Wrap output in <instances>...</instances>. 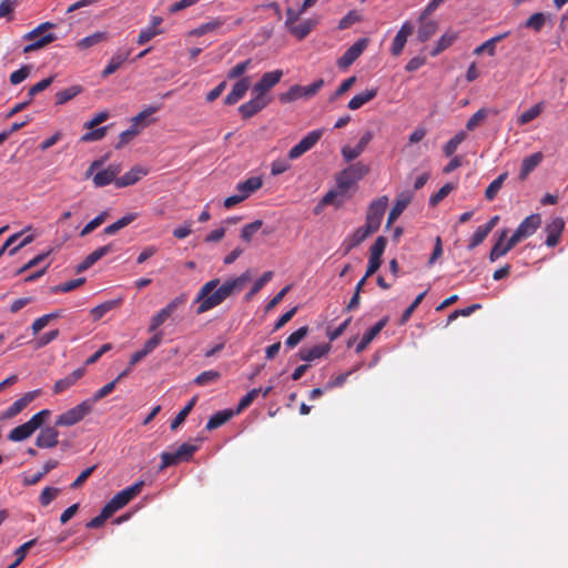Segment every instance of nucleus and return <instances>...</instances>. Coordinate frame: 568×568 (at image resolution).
I'll return each instance as SVG.
<instances>
[{
    "instance_id": "nucleus-57",
    "label": "nucleus",
    "mask_w": 568,
    "mask_h": 568,
    "mask_svg": "<svg viewBox=\"0 0 568 568\" xmlns=\"http://www.w3.org/2000/svg\"><path fill=\"white\" fill-rule=\"evenodd\" d=\"M357 369H358V366H356L355 368H353L346 373H343L335 377H332L325 385V389H333V388L342 387L346 383L347 378Z\"/></svg>"
},
{
    "instance_id": "nucleus-39",
    "label": "nucleus",
    "mask_w": 568,
    "mask_h": 568,
    "mask_svg": "<svg viewBox=\"0 0 568 568\" xmlns=\"http://www.w3.org/2000/svg\"><path fill=\"white\" fill-rule=\"evenodd\" d=\"M108 39V33L103 31L94 32L88 37H84L78 42V48L80 50L89 49L93 45H97Z\"/></svg>"
},
{
    "instance_id": "nucleus-22",
    "label": "nucleus",
    "mask_w": 568,
    "mask_h": 568,
    "mask_svg": "<svg viewBox=\"0 0 568 568\" xmlns=\"http://www.w3.org/2000/svg\"><path fill=\"white\" fill-rule=\"evenodd\" d=\"M250 84H251V81H250L248 77H244V78L240 79L233 85L232 90L226 94V97L224 99V103L226 105H233V104L237 103L246 94L247 90L250 89Z\"/></svg>"
},
{
    "instance_id": "nucleus-5",
    "label": "nucleus",
    "mask_w": 568,
    "mask_h": 568,
    "mask_svg": "<svg viewBox=\"0 0 568 568\" xmlns=\"http://www.w3.org/2000/svg\"><path fill=\"white\" fill-rule=\"evenodd\" d=\"M199 449L197 445L183 443L174 452H164L161 454L160 470L175 465L180 462H187L192 458L193 454Z\"/></svg>"
},
{
    "instance_id": "nucleus-48",
    "label": "nucleus",
    "mask_w": 568,
    "mask_h": 568,
    "mask_svg": "<svg viewBox=\"0 0 568 568\" xmlns=\"http://www.w3.org/2000/svg\"><path fill=\"white\" fill-rule=\"evenodd\" d=\"M465 139H466V133L463 131L455 134L443 148L445 155L452 156Z\"/></svg>"
},
{
    "instance_id": "nucleus-3",
    "label": "nucleus",
    "mask_w": 568,
    "mask_h": 568,
    "mask_svg": "<svg viewBox=\"0 0 568 568\" xmlns=\"http://www.w3.org/2000/svg\"><path fill=\"white\" fill-rule=\"evenodd\" d=\"M323 79H318L314 81L312 84L305 87L294 84L286 92L281 93L278 100L281 103H291L302 98L310 99L316 95L317 92L323 88Z\"/></svg>"
},
{
    "instance_id": "nucleus-28",
    "label": "nucleus",
    "mask_w": 568,
    "mask_h": 568,
    "mask_svg": "<svg viewBox=\"0 0 568 568\" xmlns=\"http://www.w3.org/2000/svg\"><path fill=\"white\" fill-rule=\"evenodd\" d=\"M318 19L317 18H311L302 21L298 24H295L294 27H290V33L294 36L298 40L305 39L313 29L317 26Z\"/></svg>"
},
{
    "instance_id": "nucleus-41",
    "label": "nucleus",
    "mask_w": 568,
    "mask_h": 568,
    "mask_svg": "<svg viewBox=\"0 0 568 568\" xmlns=\"http://www.w3.org/2000/svg\"><path fill=\"white\" fill-rule=\"evenodd\" d=\"M457 40V33L446 32L444 33L436 43V47L432 50L430 55L436 57L444 50L449 48Z\"/></svg>"
},
{
    "instance_id": "nucleus-53",
    "label": "nucleus",
    "mask_w": 568,
    "mask_h": 568,
    "mask_svg": "<svg viewBox=\"0 0 568 568\" xmlns=\"http://www.w3.org/2000/svg\"><path fill=\"white\" fill-rule=\"evenodd\" d=\"M172 315L163 307L159 312H156L150 320L149 332H155L158 328L164 324L165 321L169 320Z\"/></svg>"
},
{
    "instance_id": "nucleus-58",
    "label": "nucleus",
    "mask_w": 568,
    "mask_h": 568,
    "mask_svg": "<svg viewBox=\"0 0 568 568\" xmlns=\"http://www.w3.org/2000/svg\"><path fill=\"white\" fill-rule=\"evenodd\" d=\"M488 116V110L481 108L475 112L467 121L466 129L468 131L475 130L486 118Z\"/></svg>"
},
{
    "instance_id": "nucleus-30",
    "label": "nucleus",
    "mask_w": 568,
    "mask_h": 568,
    "mask_svg": "<svg viewBox=\"0 0 568 568\" xmlns=\"http://www.w3.org/2000/svg\"><path fill=\"white\" fill-rule=\"evenodd\" d=\"M509 34L510 31H506L504 33L497 34L488 39L487 41L475 48L474 54L480 55L481 53L487 52L489 57H494L496 54V44L506 39Z\"/></svg>"
},
{
    "instance_id": "nucleus-20",
    "label": "nucleus",
    "mask_w": 568,
    "mask_h": 568,
    "mask_svg": "<svg viewBox=\"0 0 568 568\" xmlns=\"http://www.w3.org/2000/svg\"><path fill=\"white\" fill-rule=\"evenodd\" d=\"M59 432L57 426H47L37 436L36 445L39 448H53L58 445Z\"/></svg>"
},
{
    "instance_id": "nucleus-15",
    "label": "nucleus",
    "mask_w": 568,
    "mask_h": 568,
    "mask_svg": "<svg viewBox=\"0 0 568 568\" xmlns=\"http://www.w3.org/2000/svg\"><path fill=\"white\" fill-rule=\"evenodd\" d=\"M331 343L318 344L312 347H302L297 353V357L307 363L314 362L315 359L326 356L331 352Z\"/></svg>"
},
{
    "instance_id": "nucleus-55",
    "label": "nucleus",
    "mask_w": 568,
    "mask_h": 568,
    "mask_svg": "<svg viewBox=\"0 0 568 568\" xmlns=\"http://www.w3.org/2000/svg\"><path fill=\"white\" fill-rule=\"evenodd\" d=\"M112 515L113 514L110 511V509L104 505L101 509V513L87 523V528L94 529L101 527Z\"/></svg>"
},
{
    "instance_id": "nucleus-37",
    "label": "nucleus",
    "mask_w": 568,
    "mask_h": 568,
    "mask_svg": "<svg viewBox=\"0 0 568 568\" xmlns=\"http://www.w3.org/2000/svg\"><path fill=\"white\" fill-rule=\"evenodd\" d=\"M55 40L57 36L53 33H47L42 37L36 38V40H29L30 43L23 48V53H31L33 51L40 50Z\"/></svg>"
},
{
    "instance_id": "nucleus-61",
    "label": "nucleus",
    "mask_w": 568,
    "mask_h": 568,
    "mask_svg": "<svg viewBox=\"0 0 568 568\" xmlns=\"http://www.w3.org/2000/svg\"><path fill=\"white\" fill-rule=\"evenodd\" d=\"M60 494V489L55 487H44L40 494L39 500L42 506H49Z\"/></svg>"
},
{
    "instance_id": "nucleus-60",
    "label": "nucleus",
    "mask_w": 568,
    "mask_h": 568,
    "mask_svg": "<svg viewBox=\"0 0 568 568\" xmlns=\"http://www.w3.org/2000/svg\"><path fill=\"white\" fill-rule=\"evenodd\" d=\"M108 213L101 212L93 220H91L80 232V236H87L91 232H93L97 227H99L106 219Z\"/></svg>"
},
{
    "instance_id": "nucleus-10",
    "label": "nucleus",
    "mask_w": 568,
    "mask_h": 568,
    "mask_svg": "<svg viewBox=\"0 0 568 568\" xmlns=\"http://www.w3.org/2000/svg\"><path fill=\"white\" fill-rule=\"evenodd\" d=\"M226 19L223 17L213 18L211 21L200 24L197 28L190 31L191 37H202L206 33H221L224 34L232 30V28L223 29Z\"/></svg>"
},
{
    "instance_id": "nucleus-19",
    "label": "nucleus",
    "mask_w": 568,
    "mask_h": 568,
    "mask_svg": "<svg viewBox=\"0 0 568 568\" xmlns=\"http://www.w3.org/2000/svg\"><path fill=\"white\" fill-rule=\"evenodd\" d=\"M413 31L414 26L409 21L402 24L392 43L390 52L393 55L397 57L403 52L407 38L413 33Z\"/></svg>"
},
{
    "instance_id": "nucleus-6",
    "label": "nucleus",
    "mask_w": 568,
    "mask_h": 568,
    "mask_svg": "<svg viewBox=\"0 0 568 568\" xmlns=\"http://www.w3.org/2000/svg\"><path fill=\"white\" fill-rule=\"evenodd\" d=\"M144 486V481L140 480L134 483L132 486L122 489L116 493L105 506L112 514L126 506L134 497H136Z\"/></svg>"
},
{
    "instance_id": "nucleus-33",
    "label": "nucleus",
    "mask_w": 568,
    "mask_h": 568,
    "mask_svg": "<svg viewBox=\"0 0 568 568\" xmlns=\"http://www.w3.org/2000/svg\"><path fill=\"white\" fill-rule=\"evenodd\" d=\"M542 154L540 152L534 153L523 160L519 178L525 180L541 162Z\"/></svg>"
},
{
    "instance_id": "nucleus-31",
    "label": "nucleus",
    "mask_w": 568,
    "mask_h": 568,
    "mask_svg": "<svg viewBox=\"0 0 568 568\" xmlns=\"http://www.w3.org/2000/svg\"><path fill=\"white\" fill-rule=\"evenodd\" d=\"M377 93H378V89L377 88L365 90V91L354 95L349 100L347 106L351 110H357V109L362 108L364 104H366L367 102H369L373 99H375Z\"/></svg>"
},
{
    "instance_id": "nucleus-47",
    "label": "nucleus",
    "mask_w": 568,
    "mask_h": 568,
    "mask_svg": "<svg viewBox=\"0 0 568 568\" xmlns=\"http://www.w3.org/2000/svg\"><path fill=\"white\" fill-rule=\"evenodd\" d=\"M220 378H221L220 372L212 371V369L205 371V372H202L201 374H199L194 378V384H196L199 386H205V385L217 382Z\"/></svg>"
},
{
    "instance_id": "nucleus-7",
    "label": "nucleus",
    "mask_w": 568,
    "mask_h": 568,
    "mask_svg": "<svg viewBox=\"0 0 568 568\" xmlns=\"http://www.w3.org/2000/svg\"><path fill=\"white\" fill-rule=\"evenodd\" d=\"M387 205L388 197L386 195L373 201L366 214L365 226H367L371 231L376 232L381 226Z\"/></svg>"
},
{
    "instance_id": "nucleus-24",
    "label": "nucleus",
    "mask_w": 568,
    "mask_h": 568,
    "mask_svg": "<svg viewBox=\"0 0 568 568\" xmlns=\"http://www.w3.org/2000/svg\"><path fill=\"white\" fill-rule=\"evenodd\" d=\"M85 374V368L80 367L63 378L58 379L53 385V393L61 394L72 387Z\"/></svg>"
},
{
    "instance_id": "nucleus-38",
    "label": "nucleus",
    "mask_w": 568,
    "mask_h": 568,
    "mask_svg": "<svg viewBox=\"0 0 568 568\" xmlns=\"http://www.w3.org/2000/svg\"><path fill=\"white\" fill-rule=\"evenodd\" d=\"M83 87L75 84L55 93V104L62 105L82 93Z\"/></svg>"
},
{
    "instance_id": "nucleus-44",
    "label": "nucleus",
    "mask_w": 568,
    "mask_h": 568,
    "mask_svg": "<svg viewBox=\"0 0 568 568\" xmlns=\"http://www.w3.org/2000/svg\"><path fill=\"white\" fill-rule=\"evenodd\" d=\"M197 397L194 396L174 417L171 423V429L175 430L181 424L184 423L185 418L189 416L194 405L196 404Z\"/></svg>"
},
{
    "instance_id": "nucleus-52",
    "label": "nucleus",
    "mask_w": 568,
    "mask_h": 568,
    "mask_svg": "<svg viewBox=\"0 0 568 568\" xmlns=\"http://www.w3.org/2000/svg\"><path fill=\"white\" fill-rule=\"evenodd\" d=\"M307 333H308V327L307 326L300 327L298 329L293 332L285 339V346L288 347V348H294L295 346H297L303 341V338L306 337Z\"/></svg>"
},
{
    "instance_id": "nucleus-21",
    "label": "nucleus",
    "mask_w": 568,
    "mask_h": 568,
    "mask_svg": "<svg viewBox=\"0 0 568 568\" xmlns=\"http://www.w3.org/2000/svg\"><path fill=\"white\" fill-rule=\"evenodd\" d=\"M148 173H149L148 169L140 166V165H135L130 171H128L122 176H120L115 180V186L119 189H122V187L133 185L136 182H139L143 176H145Z\"/></svg>"
},
{
    "instance_id": "nucleus-63",
    "label": "nucleus",
    "mask_w": 568,
    "mask_h": 568,
    "mask_svg": "<svg viewBox=\"0 0 568 568\" xmlns=\"http://www.w3.org/2000/svg\"><path fill=\"white\" fill-rule=\"evenodd\" d=\"M488 231H486L484 229L483 225L478 226L477 230L474 232L471 239L469 240V243H468V250H474L475 247H477L479 244H481L485 239L488 236Z\"/></svg>"
},
{
    "instance_id": "nucleus-50",
    "label": "nucleus",
    "mask_w": 568,
    "mask_h": 568,
    "mask_svg": "<svg viewBox=\"0 0 568 568\" xmlns=\"http://www.w3.org/2000/svg\"><path fill=\"white\" fill-rule=\"evenodd\" d=\"M262 225L263 222L261 220H255L254 222L244 225L241 230V239L247 243L251 242Z\"/></svg>"
},
{
    "instance_id": "nucleus-26",
    "label": "nucleus",
    "mask_w": 568,
    "mask_h": 568,
    "mask_svg": "<svg viewBox=\"0 0 568 568\" xmlns=\"http://www.w3.org/2000/svg\"><path fill=\"white\" fill-rule=\"evenodd\" d=\"M112 250L111 245H104L92 253H90L80 264L77 265L75 271L77 273H81L90 268L93 264H95L100 258L105 256L108 253H110Z\"/></svg>"
},
{
    "instance_id": "nucleus-35",
    "label": "nucleus",
    "mask_w": 568,
    "mask_h": 568,
    "mask_svg": "<svg viewBox=\"0 0 568 568\" xmlns=\"http://www.w3.org/2000/svg\"><path fill=\"white\" fill-rule=\"evenodd\" d=\"M233 415L234 412L232 409L220 410L210 417L205 428L207 430H213L229 422L233 417Z\"/></svg>"
},
{
    "instance_id": "nucleus-2",
    "label": "nucleus",
    "mask_w": 568,
    "mask_h": 568,
    "mask_svg": "<svg viewBox=\"0 0 568 568\" xmlns=\"http://www.w3.org/2000/svg\"><path fill=\"white\" fill-rule=\"evenodd\" d=\"M369 172V166L363 162H355L342 170L335 178L341 194H347Z\"/></svg>"
},
{
    "instance_id": "nucleus-9",
    "label": "nucleus",
    "mask_w": 568,
    "mask_h": 568,
    "mask_svg": "<svg viewBox=\"0 0 568 568\" xmlns=\"http://www.w3.org/2000/svg\"><path fill=\"white\" fill-rule=\"evenodd\" d=\"M541 225V216L538 213L530 214L518 225L514 234L510 236L517 244L531 236Z\"/></svg>"
},
{
    "instance_id": "nucleus-36",
    "label": "nucleus",
    "mask_w": 568,
    "mask_h": 568,
    "mask_svg": "<svg viewBox=\"0 0 568 568\" xmlns=\"http://www.w3.org/2000/svg\"><path fill=\"white\" fill-rule=\"evenodd\" d=\"M129 55H130V51L116 52L111 58V60L109 61L106 67L103 69L102 77L106 78V77L113 74L126 61Z\"/></svg>"
},
{
    "instance_id": "nucleus-16",
    "label": "nucleus",
    "mask_w": 568,
    "mask_h": 568,
    "mask_svg": "<svg viewBox=\"0 0 568 568\" xmlns=\"http://www.w3.org/2000/svg\"><path fill=\"white\" fill-rule=\"evenodd\" d=\"M268 104V100L254 94V98L250 101L243 103L239 108V112L244 120L251 119L255 114H257L261 110H263Z\"/></svg>"
},
{
    "instance_id": "nucleus-25",
    "label": "nucleus",
    "mask_w": 568,
    "mask_h": 568,
    "mask_svg": "<svg viewBox=\"0 0 568 568\" xmlns=\"http://www.w3.org/2000/svg\"><path fill=\"white\" fill-rule=\"evenodd\" d=\"M388 320L384 317L379 320L375 325H373L362 337L359 343L357 344L355 352L357 354L362 353L372 341L381 333V331L386 326Z\"/></svg>"
},
{
    "instance_id": "nucleus-12",
    "label": "nucleus",
    "mask_w": 568,
    "mask_h": 568,
    "mask_svg": "<svg viewBox=\"0 0 568 568\" xmlns=\"http://www.w3.org/2000/svg\"><path fill=\"white\" fill-rule=\"evenodd\" d=\"M368 44V39L363 38L357 40L353 45H351L344 54L338 59L337 64L342 69H346L352 65L355 60L363 53Z\"/></svg>"
},
{
    "instance_id": "nucleus-23",
    "label": "nucleus",
    "mask_w": 568,
    "mask_h": 568,
    "mask_svg": "<svg viewBox=\"0 0 568 568\" xmlns=\"http://www.w3.org/2000/svg\"><path fill=\"white\" fill-rule=\"evenodd\" d=\"M412 199H413V193L410 191H405L397 195L395 204L388 214L387 225H390L400 216V214L404 212V210L412 202Z\"/></svg>"
},
{
    "instance_id": "nucleus-1",
    "label": "nucleus",
    "mask_w": 568,
    "mask_h": 568,
    "mask_svg": "<svg viewBox=\"0 0 568 568\" xmlns=\"http://www.w3.org/2000/svg\"><path fill=\"white\" fill-rule=\"evenodd\" d=\"M252 280L251 271L247 270L240 276L226 280L220 285V278H213L206 282L199 290L195 302L199 303L196 313L203 314L219 305L227 297L240 293Z\"/></svg>"
},
{
    "instance_id": "nucleus-56",
    "label": "nucleus",
    "mask_w": 568,
    "mask_h": 568,
    "mask_svg": "<svg viewBox=\"0 0 568 568\" xmlns=\"http://www.w3.org/2000/svg\"><path fill=\"white\" fill-rule=\"evenodd\" d=\"M262 392V388H253L250 392H247L239 402L236 413H241L245 408H247L253 400L258 396V394Z\"/></svg>"
},
{
    "instance_id": "nucleus-18",
    "label": "nucleus",
    "mask_w": 568,
    "mask_h": 568,
    "mask_svg": "<svg viewBox=\"0 0 568 568\" xmlns=\"http://www.w3.org/2000/svg\"><path fill=\"white\" fill-rule=\"evenodd\" d=\"M121 172V165L120 164H110L106 169L98 172L93 176V183L95 187H102L105 185H109L110 183L115 184V180L118 179V175Z\"/></svg>"
},
{
    "instance_id": "nucleus-27",
    "label": "nucleus",
    "mask_w": 568,
    "mask_h": 568,
    "mask_svg": "<svg viewBox=\"0 0 568 568\" xmlns=\"http://www.w3.org/2000/svg\"><path fill=\"white\" fill-rule=\"evenodd\" d=\"M37 396V392H28L13 402L6 410L4 417L11 418L21 413Z\"/></svg>"
},
{
    "instance_id": "nucleus-62",
    "label": "nucleus",
    "mask_w": 568,
    "mask_h": 568,
    "mask_svg": "<svg viewBox=\"0 0 568 568\" xmlns=\"http://www.w3.org/2000/svg\"><path fill=\"white\" fill-rule=\"evenodd\" d=\"M387 240L384 236H378L374 244L371 246L369 256L382 260V255L386 248Z\"/></svg>"
},
{
    "instance_id": "nucleus-59",
    "label": "nucleus",
    "mask_w": 568,
    "mask_h": 568,
    "mask_svg": "<svg viewBox=\"0 0 568 568\" xmlns=\"http://www.w3.org/2000/svg\"><path fill=\"white\" fill-rule=\"evenodd\" d=\"M252 65V59H246L245 61H242L234 65L232 69L227 72V79L233 80L237 79L241 75H243L248 68Z\"/></svg>"
},
{
    "instance_id": "nucleus-42",
    "label": "nucleus",
    "mask_w": 568,
    "mask_h": 568,
    "mask_svg": "<svg viewBox=\"0 0 568 568\" xmlns=\"http://www.w3.org/2000/svg\"><path fill=\"white\" fill-rule=\"evenodd\" d=\"M34 432L29 427L27 423L19 425L11 429L8 435V439L11 442H22L29 438Z\"/></svg>"
},
{
    "instance_id": "nucleus-34",
    "label": "nucleus",
    "mask_w": 568,
    "mask_h": 568,
    "mask_svg": "<svg viewBox=\"0 0 568 568\" xmlns=\"http://www.w3.org/2000/svg\"><path fill=\"white\" fill-rule=\"evenodd\" d=\"M122 304V298L110 300L91 310L93 321L101 320L108 312L119 307Z\"/></svg>"
},
{
    "instance_id": "nucleus-32",
    "label": "nucleus",
    "mask_w": 568,
    "mask_h": 568,
    "mask_svg": "<svg viewBox=\"0 0 568 568\" xmlns=\"http://www.w3.org/2000/svg\"><path fill=\"white\" fill-rule=\"evenodd\" d=\"M372 233L367 226L358 227L351 236H348L344 244H346L345 253H348L352 248L358 246L364 242Z\"/></svg>"
},
{
    "instance_id": "nucleus-8",
    "label": "nucleus",
    "mask_w": 568,
    "mask_h": 568,
    "mask_svg": "<svg viewBox=\"0 0 568 568\" xmlns=\"http://www.w3.org/2000/svg\"><path fill=\"white\" fill-rule=\"evenodd\" d=\"M322 135V129L308 132L296 145H294L288 151V159L297 160L298 158H301L303 154H305L307 151L315 146V144L321 140Z\"/></svg>"
},
{
    "instance_id": "nucleus-17",
    "label": "nucleus",
    "mask_w": 568,
    "mask_h": 568,
    "mask_svg": "<svg viewBox=\"0 0 568 568\" xmlns=\"http://www.w3.org/2000/svg\"><path fill=\"white\" fill-rule=\"evenodd\" d=\"M565 229V221L562 217L552 219L545 227L547 233L546 245L549 247L556 246L561 237Z\"/></svg>"
},
{
    "instance_id": "nucleus-14",
    "label": "nucleus",
    "mask_w": 568,
    "mask_h": 568,
    "mask_svg": "<svg viewBox=\"0 0 568 568\" xmlns=\"http://www.w3.org/2000/svg\"><path fill=\"white\" fill-rule=\"evenodd\" d=\"M507 230H503L501 233L499 234L497 242L491 247L489 253L490 262H496L498 258L505 256L510 250H513L517 245V243L513 241L511 237H509L507 242L504 243V241L507 237Z\"/></svg>"
},
{
    "instance_id": "nucleus-13",
    "label": "nucleus",
    "mask_w": 568,
    "mask_h": 568,
    "mask_svg": "<svg viewBox=\"0 0 568 568\" xmlns=\"http://www.w3.org/2000/svg\"><path fill=\"white\" fill-rule=\"evenodd\" d=\"M373 139L371 131L365 132L355 146L345 145L342 148L341 153L345 162H352L357 159L367 148Z\"/></svg>"
},
{
    "instance_id": "nucleus-49",
    "label": "nucleus",
    "mask_w": 568,
    "mask_h": 568,
    "mask_svg": "<svg viewBox=\"0 0 568 568\" xmlns=\"http://www.w3.org/2000/svg\"><path fill=\"white\" fill-rule=\"evenodd\" d=\"M546 23V17L542 12H536L531 14L525 22L527 29H531L535 32H539Z\"/></svg>"
},
{
    "instance_id": "nucleus-46",
    "label": "nucleus",
    "mask_w": 568,
    "mask_h": 568,
    "mask_svg": "<svg viewBox=\"0 0 568 568\" xmlns=\"http://www.w3.org/2000/svg\"><path fill=\"white\" fill-rule=\"evenodd\" d=\"M507 179V173H501L497 179H495L486 189L485 197L488 201H493L497 193L500 191L505 180Z\"/></svg>"
},
{
    "instance_id": "nucleus-51",
    "label": "nucleus",
    "mask_w": 568,
    "mask_h": 568,
    "mask_svg": "<svg viewBox=\"0 0 568 568\" xmlns=\"http://www.w3.org/2000/svg\"><path fill=\"white\" fill-rule=\"evenodd\" d=\"M541 112H542V105H541V103H537L519 115L518 123L520 125H525V124L531 122L532 120H535L537 116H539V114Z\"/></svg>"
},
{
    "instance_id": "nucleus-40",
    "label": "nucleus",
    "mask_w": 568,
    "mask_h": 568,
    "mask_svg": "<svg viewBox=\"0 0 568 568\" xmlns=\"http://www.w3.org/2000/svg\"><path fill=\"white\" fill-rule=\"evenodd\" d=\"M419 22L420 26L417 31V38L420 42H425L437 32V22L426 21V19Z\"/></svg>"
},
{
    "instance_id": "nucleus-54",
    "label": "nucleus",
    "mask_w": 568,
    "mask_h": 568,
    "mask_svg": "<svg viewBox=\"0 0 568 568\" xmlns=\"http://www.w3.org/2000/svg\"><path fill=\"white\" fill-rule=\"evenodd\" d=\"M51 415V412L49 409H42L34 414L28 422H26L29 427L36 432L38 428H40L45 419Z\"/></svg>"
},
{
    "instance_id": "nucleus-45",
    "label": "nucleus",
    "mask_w": 568,
    "mask_h": 568,
    "mask_svg": "<svg viewBox=\"0 0 568 568\" xmlns=\"http://www.w3.org/2000/svg\"><path fill=\"white\" fill-rule=\"evenodd\" d=\"M60 317V312H52L45 315L38 317L31 325V331L33 335L39 334L52 320Z\"/></svg>"
},
{
    "instance_id": "nucleus-4",
    "label": "nucleus",
    "mask_w": 568,
    "mask_h": 568,
    "mask_svg": "<svg viewBox=\"0 0 568 568\" xmlns=\"http://www.w3.org/2000/svg\"><path fill=\"white\" fill-rule=\"evenodd\" d=\"M92 402L83 400L77 406L59 415L55 419L57 427H70L81 422L92 412Z\"/></svg>"
},
{
    "instance_id": "nucleus-64",
    "label": "nucleus",
    "mask_w": 568,
    "mask_h": 568,
    "mask_svg": "<svg viewBox=\"0 0 568 568\" xmlns=\"http://www.w3.org/2000/svg\"><path fill=\"white\" fill-rule=\"evenodd\" d=\"M32 67L31 65H23L19 70H16L10 74V82L13 85H17L24 81L31 72Z\"/></svg>"
},
{
    "instance_id": "nucleus-29",
    "label": "nucleus",
    "mask_w": 568,
    "mask_h": 568,
    "mask_svg": "<svg viewBox=\"0 0 568 568\" xmlns=\"http://www.w3.org/2000/svg\"><path fill=\"white\" fill-rule=\"evenodd\" d=\"M263 185V180L260 176H252L247 180L240 182L236 185V191L241 196H243L244 200H246L253 192L261 189Z\"/></svg>"
},
{
    "instance_id": "nucleus-11",
    "label": "nucleus",
    "mask_w": 568,
    "mask_h": 568,
    "mask_svg": "<svg viewBox=\"0 0 568 568\" xmlns=\"http://www.w3.org/2000/svg\"><path fill=\"white\" fill-rule=\"evenodd\" d=\"M282 77V70H275L264 73L262 78L254 84L253 94H258L264 98L266 92L270 91L281 81Z\"/></svg>"
},
{
    "instance_id": "nucleus-43",
    "label": "nucleus",
    "mask_w": 568,
    "mask_h": 568,
    "mask_svg": "<svg viewBox=\"0 0 568 568\" xmlns=\"http://www.w3.org/2000/svg\"><path fill=\"white\" fill-rule=\"evenodd\" d=\"M273 275L274 273L272 271H267L257 278L251 290L245 294V300L250 301L255 294H257L273 278Z\"/></svg>"
}]
</instances>
